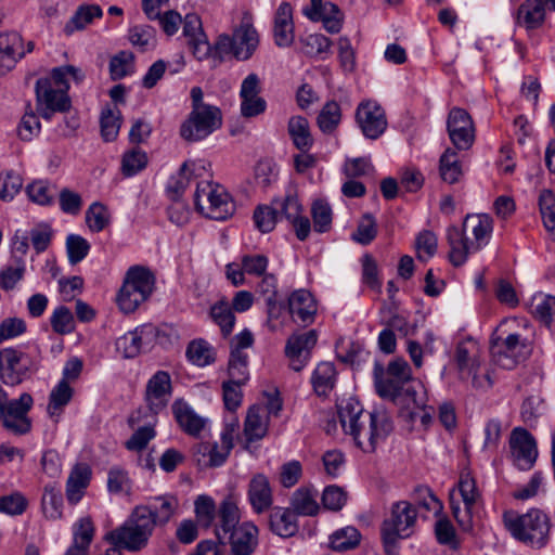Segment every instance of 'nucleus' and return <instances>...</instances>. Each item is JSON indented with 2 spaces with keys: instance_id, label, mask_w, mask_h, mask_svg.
<instances>
[{
  "instance_id": "1",
  "label": "nucleus",
  "mask_w": 555,
  "mask_h": 555,
  "mask_svg": "<svg viewBox=\"0 0 555 555\" xmlns=\"http://www.w3.org/2000/svg\"><path fill=\"white\" fill-rule=\"evenodd\" d=\"M338 416L345 434L352 437L364 452H374L392 431V421L384 411L364 413L360 401L350 396L337 402Z\"/></svg>"
},
{
  "instance_id": "2",
  "label": "nucleus",
  "mask_w": 555,
  "mask_h": 555,
  "mask_svg": "<svg viewBox=\"0 0 555 555\" xmlns=\"http://www.w3.org/2000/svg\"><path fill=\"white\" fill-rule=\"evenodd\" d=\"M376 393L398 408V415L409 430H426L434 410L427 405V391L423 384H375Z\"/></svg>"
},
{
  "instance_id": "3",
  "label": "nucleus",
  "mask_w": 555,
  "mask_h": 555,
  "mask_svg": "<svg viewBox=\"0 0 555 555\" xmlns=\"http://www.w3.org/2000/svg\"><path fill=\"white\" fill-rule=\"evenodd\" d=\"M492 230V218L486 214L466 216L462 230L454 225L449 227L447 240L451 263L455 267L465 263L470 253L478 251L489 242Z\"/></svg>"
},
{
  "instance_id": "4",
  "label": "nucleus",
  "mask_w": 555,
  "mask_h": 555,
  "mask_svg": "<svg viewBox=\"0 0 555 555\" xmlns=\"http://www.w3.org/2000/svg\"><path fill=\"white\" fill-rule=\"evenodd\" d=\"M503 522L514 539L533 550H541L548 542L551 520L541 509L531 508L521 515L505 512Z\"/></svg>"
},
{
  "instance_id": "5",
  "label": "nucleus",
  "mask_w": 555,
  "mask_h": 555,
  "mask_svg": "<svg viewBox=\"0 0 555 555\" xmlns=\"http://www.w3.org/2000/svg\"><path fill=\"white\" fill-rule=\"evenodd\" d=\"M155 286V276L150 269L142 266L130 267L117 295V304L125 313L134 312L146 301Z\"/></svg>"
},
{
  "instance_id": "6",
  "label": "nucleus",
  "mask_w": 555,
  "mask_h": 555,
  "mask_svg": "<svg viewBox=\"0 0 555 555\" xmlns=\"http://www.w3.org/2000/svg\"><path fill=\"white\" fill-rule=\"evenodd\" d=\"M150 512L143 507H137L131 518L121 527L106 534V540L116 546L130 552H137L146 546L153 532V521Z\"/></svg>"
},
{
  "instance_id": "7",
  "label": "nucleus",
  "mask_w": 555,
  "mask_h": 555,
  "mask_svg": "<svg viewBox=\"0 0 555 555\" xmlns=\"http://www.w3.org/2000/svg\"><path fill=\"white\" fill-rule=\"evenodd\" d=\"M194 204L199 214L214 220H225L235 211L230 194L222 185L212 181L197 183Z\"/></svg>"
},
{
  "instance_id": "8",
  "label": "nucleus",
  "mask_w": 555,
  "mask_h": 555,
  "mask_svg": "<svg viewBox=\"0 0 555 555\" xmlns=\"http://www.w3.org/2000/svg\"><path fill=\"white\" fill-rule=\"evenodd\" d=\"M222 125V113L217 106H199L192 109L180 128L181 137L189 142L201 141Z\"/></svg>"
},
{
  "instance_id": "9",
  "label": "nucleus",
  "mask_w": 555,
  "mask_h": 555,
  "mask_svg": "<svg viewBox=\"0 0 555 555\" xmlns=\"http://www.w3.org/2000/svg\"><path fill=\"white\" fill-rule=\"evenodd\" d=\"M490 353L494 365L503 370H513L529 356L530 348L520 335L509 334L505 338H493Z\"/></svg>"
},
{
  "instance_id": "10",
  "label": "nucleus",
  "mask_w": 555,
  "mask_h": 555,
  "mask_svg": "<svg viewBox=\"0 0 555 555\" xmlns=\"http://www.w3.org/2000/svg\"><path fill=\"white\" fill-rule=\"evenodd\" d=\"M416 517V508L410 502L400 501L392 505L391 517L383 525V539L387 548L395 544L398 538H408L412 534Z\"/></svg>"
},
{
  "instance_id": "11",
  "label": "nucleus",
  "mask_w": 555,
  "mask_h": 555,
  "mask_svg": "<svg viewBox=\"0 0 555 555\" xmlns=\"http://www.w3.org/2000/svg\"><path fill=\"white\" fill-rule=\"evenodd\" d=\"M35 90L36 109L42 118L50 120L53 114L65 113L70 108L68 93L55 89L48 78H39Z\"/></svg>"
},
{
  "instance_id": "12",
  "label": "nucleus",
  "mask_w": 555,
  "mask_h": 555,
  "mask_svg": "<svg viewBox=\"0 0 555 555\" xmlns=\"http://www.w3.org/2000/svg\"><path fill=\"white\" fill-rule=\"evenodd\" d=\"M462 501L464 503V511L451 498V508L454 518L464 531H470L473 528V515L476 505L480 502L481 494L476 487V481L470 473L463 472L460 476L457 483ZM452 496V494L450 495Z\"/></svg>"
},
{
  "instance_id": "13",
  "label": "nucleus",
  "mask_w": 555,
  "mask_h": 555,
  "mask_svg": "<svg viewBox=\"0 0 555 555\" xmlns=\"http://www.w3.org/2000/svg\"><path fill=\"white\" fill-rule=\"evenodd\" d=\"M157 336V327L152 324H143L120 336L116 341V349L124 358L131 359L150 351L154 347Z\"/></svg>"
},
{
  "instance_id": "14",
  "label": "nucleus",
  "mask_w": 555,
  "mask_h": 555,
  "mask_svg": "<svg viewBox=\"0 0 555 555\" xmlns=\"http://www.w3.org/2000/svg\"><path fill=\"white\" fill-rule=\"evenodd\" d=\"M509 451L513 463L521 470L530 469L538 457L534 437L522 427H515L509 436Z\"/></svg>"
},
{
  "instance_id": "15",
  "label": "nucleus",
  "mask_w": 555,
  "mask_h": 555,
  "mask_svg": "<svg viewBox=\"0 0 555 555\" xmlns=\"http://www.w3.org/2000/svg\"><path fill=\"white\" fill-rule=\"evenodd\" d=\"M447 130L449 138L459 151L470 149L475 141L474 122L469 114L460 107H453L448 116Z\"/></svg>"
},
{
  "instance_id": "16",
  "label": "nucleus",
  "mask_w": 555,
  "mask_h": 555,
  "mask_svg": "<svg viewBox=\"0 0 555 555\" xmlns=\"http://www.w3.org/2000/svg\"><path fill=\"white\" fill-rule=\"evenodd\" d=\"M356 120L367 139H377L387 128V119L382 106L374 101H365L358 105Z\"/></svg>"
},
{
  "instance_id": "17",
  "label": "nucleus",
  "mask_w": 555,
  "mask_h": 555,
  "mask_svg": "<svg viewBox=\"0 0 555 555\" xmlns=\"http://www.w3.org/2000/svg\"><path fill=\"white\" fill-rule=\"evenodd\" d=\"M238 429V422L228 424L223 429L220 443L218 442H202L197 446V453L202 454L207 460L204 464L210 467L222 465L228 459L232 448L236 430Z\"/></svg>"
},
{
  "instance_id": "18",
  "label": "nucleus",
  "mask_w": 555,
  "mask_h": 555,
  "mask_svg": "<svg viewBox=\"0 0 555 555\" xmlns=\"http://www.w3.org/2000/svg\"><path fill=\"white\" fill-rule=\"evenodd\" d=\"M36 369V364L24 352L13 348L0 351V378L16 379L21 382L28 377V372Z\"/></svg>"
},
{
  "instance_id": "19",
  "label": "nucleus",
  "mask_w": 555,
  "mask_h": 555,
  "mask_svg": "<svg viewBox=\"0 0 555 555\" xmlns=\"http://www.w3.org/2000/svg\"><path fill=\"white\" fill-rule=\"evenodd\" d=\"M317 340L318 334L314 330L293 334L287 339L285 353L289 360V365L294 371H300L306 365Z\"/></svg>"
},
{
  "instance_id": "20",
  "label": "nucleus",
  "mask_w": 555,
  "mask_h": 555,
  "mask_svg": "<svg viewBox=\"0 0 555 555\" xmlns=\"http://www.w3.org/2000/svg\"><path fill=\"white\" fill-rule=\"evenodd\" d=\"M33 405V398L28 393H23L16 400H9L4 409L3 417H0L2 425L15 434H25L30 429V422L27 412Z\"/></svg>"
},
{
  "instance_id": "21",
  "label": "nucleus",
  "mask_w": 555,
  "mask_h": 555,
  "mask_svg": "<svg viewBox=\"0 0 555 555\" xmlns=\"http://www.w3.org/2000/svg\"><path fill=\"white\" fill-rule=\"evenodd\" d=\"M310 2L309 7L304 8V15L312 22L321 21L324 28L331 34L339 33L343 25V14L338 7L322 0H310Z\"/></svg>"
},
{
  "instance_id": "22",
  "label": "nucleus",
  "mask_w": 555,
  "mask_h": 555,
  "mask_svg": "<svg viewBox=\"0 0 555 555\" xmlns=\"http://www.w3.org/2000/svg\"><path fill=\"white\" fill-rule=\"evenodd\" d=\"M233 36L237 47L235 57L241 61L250 59L259 44V35L253 25V17L249 13H244Z\"/></svg>"
},
{
  "instance_id": "23",
  "label": "nucleus",
  "mask_w": 555,
  "mask_h": 555,
  "mask_svg": "<svg viewBox=\"0 0 555 555\" xmlns=\"http://www.w3.org/2000/svg\"><path fill=\"white\" fill-rule=\"evenodd\" d=\"M183 36L197 60L203 61L210 55L212 48L202 29L201 18L196 14H186L183 21Z\"/></svg>"
},
{
  "instance_id": "24",
  "label": "nucleus",
  "mask_w": 555,
  "mask_h": 555,
  "mask_svg": "<svg viewBox=\"0 0 555 555\" xmlns=\"http://www.w3.org/2000/svg\"><path fill=\"white\" fill-rule=\"evenodd\" d=\"M230 544L229 555H251L258 545V528L250 521H244L227 535Z\"/></svg>"
},
{
  "instance_id": "25",
  "label": "nucleus",
  "mask_w": 555,
  "mask_h": 555,
  "mask_svg": "<svg viewBox=\"0 0 555 555\" xmlns=\"http://www.w3.org/2000/svg\"><path fill=\"white\" fill-rule=\"evenodd\" d=\"M278 215L284 216L294 229L298 240L305 241L310 233V221L301 215L302 208L296 196L288 195L279 204Z\"/></svg>"
},
{
  "instance_id": "26",
  "label": "nucleus",
  "mask_w": 555,
  "mask_h": 555,
  "mask_svg": "<svg viewBox=\"0 0 555 555\" xmlns=\"http://www.w3.org/2000/svg\"><path fill=\"white\" fill-rule=\"evenodd\" d=\"M248 500L253 509L261 514L270 508L273 502L269 479L263 474H256L248 485Z\"/></svg>"
},
{
  "instance_id": "27",
  "label": "nucleus",
  "mask_w": 555,
  "mask_h": 555,
  "mask_svg": "<svg viewBox=\"0 0 555 555\" xmlns=\"http://www.w3.org/2000/svg\"><path fill=\"white\" fill-rule=\"evenodd\" d=\"M23 54L22 38L17 33L0 34V75L11 70Z\"/></svg>"
},
{
  "instance_id": "28",
  "label": "nucleus",
  "mask_w": 555,
  "mask_h": 555,
  "mask_svg": "<svg viewBox=\"0 0 555 555\" xmlns=\"http://www.w3.org/2000/svg\"><path fill=\"white\" fill-rule=\"evenodd\" d=\"M172 412L181 429L190 436L198 437L206 426L207 420L195 413L183 400L175 401Z\"/></svg>"
},
{
  "instance_id": "29",
  "label": "nucleus",
  "mask_w": 555,
  "mask_h": 555,
  "mask_svg": "<svg viewBox=\"0 0 555 555\" xmlns=\"http://www.w3.org/2000/svg\"><path fill=\"white\" fill-rule=\"evenodd\" d=\"M91 475V468L86 463H78L72 468L66 482V498L70 504L81 500L90 483Z\"/></svg>"
},
{
  "instance_id": "30",
  "label": "nucleus",
  "mask_w": 555,
  "mask_h": 555,
  "mask_svg": "<svg viewBox=\"0 0 555 555\" xmlns=\"http://www.w3.org/2000/svg\"><path fill=\"white\" fill-rule=\"evenodd\" d=\"M288 309L296 322L305 324L313 321L317 306L310 292L306 289L295 291L288 299Z\"/></svg>"
},
{
  "instance_id": "31",
  "label": "nucleus",
  "mask_w": 555,
  "mask_h": 555,
  "mask_svg": "<svg viewBox=\"0 0 555 555\" xmlns=\"http://www.w3.org/2000/svg\"><path fill=\"white\" fill-rule=\"evenodd\" d=\"M93 535L92 520L89 517L80 518L73 526V543L64 555H88Z\"/></svg>"
},
{
  "instance_id": "32",
  "label": "nucleus",
  "mask_w": 555,
  "mask_h": 555,
  "mask_svg": "<svg viewBox=\"0 0 555 555\" xmlns=\"http://www.w3.org/2000/svg\"><path fill=\"white\" fill-rule=\"evenodd\" d=\"M218 525L216 533L219 539H225L228 533L238 527L240 509L237 502L233 496H227L218 508Z\"/></svg>"
},
{
  "instance_id": "33",
  "label": "nucleus",
  "mask_w": 555,
  "mask_h": 555,
  "mask_svg": "<svg viewBox=\"0 0 555 555\" xmlns=\"http://www.w3.org/2000/svg\"><path fill=\"white\" fill-rule=\"evenodd\" d=\"M455 362L460 372L461 379L476 380L480 376L478 374L479 364L477 362V348L474 344H459L455 351Z\"/></svg>"
},
{
  "instance_id": "34",
  "label": "nucleus",
  "mask_w": 555,
  "mask_h": 555,
  "mask_svg": "<svg viewBox=\"0 0 555 555\" xmlns=\"http://www.w3.org/2000/svg\"><path fill=\"white\" fill-rule=\"evenodd\" d=\"M269 428V416L262 413L259 404L251 405L244 422V436L248 442L262 439Z\"/></svg>"
},
{
  "instance_id": "35",
  "label": "nucleus",
  "mask_w": 555,
  "mask_h": 555,
  "mask_svg": "<svg viewBox=\"0 0 555 555\" xmlns=\"http://www.w3.org/2000/svg\"><path fill=\"white\" fill-rule=\"evenodd\" d=\"M269 522L271 530L282 538L293 537L298 530L296 515L288 508L274 507L270 514Z\"/></svg>"
},
{
  "instance_id": "36",
  "label": "nucleus",
  "mask_w": 555,
  "mask_h": 555,
  "mask_svg": "<svg viewBox=\"0 0 555 555\" xmlns=\"http://www.w3.org/2000/svg\"><path fill=\"white\" fill-rule=\"evenodd\" d=\"M545 18V10L538 0L525 1L517 11V23L527 29L540 27Z\"/></svg>"
},
{
  "instance_id": "37",
  "label": "nucleus",
  "mask_w": 555,
  "mask_h": 555,
  "mask_svg": "<svg viewBox=\"0 0 555 555\" xmlns=\"http://www.w3.org/2000/svg\"><path fill=\"white\" fill-rule=\"evenodd\" d=\"M288 133L294 145L300 151H308L313 144L309 121L302 116H294L289 119Z\"/></svg>"
},
{
  "instance_id": "38",
  "label": "nucleus",
  "mask_w": 555,
  "mask_h": 555,
  "mask_svg": "<svg viewBox=\"0 0 555 555\" xmlns=\"http://www.w3.org/2000/svg\"><path fill=\"white\" fill-rule=\"evenodd\" d=\"M103 14L102 9L96 4L80 5L64 27L66 35L82 30L96 17Z\"/></svg>"
},
{
  "instance_id": "39",
  "label": "nucleus",
  "mask_w": 555,
  "mask_h": 555,
  "mask_svg": "<svg viewBox=\"0 0 555 555\" xmlns=\"http://www.w3.org/2000/svg\"><path fill=\"white\" fill-rule=\"evenodd\" d=\"M291 506L295 515H317L319 512L317 492H312L310 489L304 487L297 489L292 495Z\"/></svg>"
},
{
  "instance_id": "40",
  "label": "nucleus",
  "mask_w": 555,
  "mask_h": 555,
  "mask_svg": "<svg viewBox=\"0 0 555 555\" xmlns=\"http://www.w3.org/2000/svg\"><path fill=\"white\" fill-rule=\"evenodd\" d=\"M74 395V390L69 384H57L50 392L49 403L47 406L48 415L55 422L63 413L64 408L69 403Z\"/></svg>"
},
{
  "instance_id": "41",
  "label": "nucleus",
  "mask_w": 555,
  "mask_h": 555,
  "mask_svg": "<svg viewBox=\"0 0 555 555\" xmlns=\"http://www.w3.org/2000/svg\"><path fill=\"white\" fill-rule=\"evenodd\" d=\"M171 393V384H147L145 400L153 420L156 418V414L167 405Z\"/></svg>"
},
{
  "instance_id": "42",
  "label": "nucleus",
  "mask_w": 555,
  "mask_h": 555,
  "mask_svg": "<svg viewBox=\"0 0 555 555\" xmlns=\"http://www.w3.org/2000/svg\"><path fill=\"white\" fill-rule=\"evenodd\" d=\"M210 317L212 321L220 327L224 337L232 333L235 324V315L232 311L231 305L221 299L210 308Z\"/></svg>"
},
{
  "instance_id": "43",
  "label": "nucleus",
  "mask_w": 555,
  "mask_h": 555,
  "mask_svg": "<svg viewBox=\"0 0 555 555\" xmlns=\"http://www.w3.org/2000/svg\"><path fill=\"white\" fill-rule=\"evenodd\" d=\"M440 176L444 182L456 183L462 176V166L457 153L453 149H447L440 157Z\"/></svg>"
},
{
  "instance_id": "44",
  "label": "nucleus",
  "mask_w": 555,
  "mask_h": 555,
  "mask_svg": "<svg viewBox=\"0 0 555 555\" xmlns=\"http://www.w3.org/2000/svg\"><path fill=\"white\" fill-rule=\"evenodd\" d=\"M41 505L43 514L49 519H59L62 516L63 496L55 487V485L49 483L43 489L41 499Z\"/></svg>"
},
{
  "instance_id": "45",
  "label": "nucleus",
  "mask_w": 555,
  "mask_h": 555,
  "mask_svg": "<svg viewBox=\"0 0 555 555\" xmlns=\"http://www.w3.org/2000/svg\"><path fill=\"white\" fill-rule=\"evenodd\" d=\"M177 501L173 498H157L149 506H142L150 512V518L153 521V528L156 525L166 524L172 516Z\"/></svg>"
},
{
  "instance_id": "46",
  "label": "nucleus",
  "mask_w": 555,
  "mask_h": 555,
  "mask_svg": "<svg viewBox=\"0 0 555 555\" xmlns=\"http://www.w3.org/2000/svg\"><path fill=\"white\" fill-rule=\"evenodd\" d=\"M529 309L537 319L548 325L555 313V297L538 293L532 297Z\"/></svg>"
},
{
  "instance_id": "47",
  "label": "nucleus",
  "mask_w": 555,
  "mask_h": 555,
  "mask_svg": "<svg viewBox=\"0 0 555 555\" xmlns=\"http://www.w3.org/2000/svg\"><path fill=\"white\" fill-rule=\"evenodd\" d=\"M68 77H72L76 82H80L85 78V74L78 67L65 65L53 68L51 77L48 79L55 89L64 90L67 93L69 89Z\"/></svg>"
},
{
  "instance_id": "48",
  "label": "nucleus",
  "mask_w": 555,
  "mask_h": 555,
  "mask_svg": "<svg viewBox=\"0 0 555 555\" xmlns=\"http://www.w3.org/2000/svg\"><path fill=\"white\" fill-rule=\"evenodd\" d=\"M341 109L337 102H327L318 115V126L324 133H332L339 125Z\"/></svg>"
},
{
  "instance_id": "49",
  "label": "nucleus",
  "mask_w": 555,
  "mask_h": 555,
  "mask_svg": "<svg viewBox=\"0 0 555 555\" xmlns=\"http://www.w3.org/2000/svg\"><path fill=\"white\" fill-rule=\"evenodd\" d=\"M361 534L354 527H345L331 535V545L335 551H348L359 545Z\"/></svg>"
},
{
  "instance_id": "50",
  "label": "nucleus",
  "mask_w": 555,
  "mask_h": 555,
  "mask_svg": "<svg viewBox=\"0 0 555 555\" xmlns=\"http://www.w3.org/2000/svg\"><path fill=\"white\" fill-rule=\"evenodd\" d=\"M188 359L197 366H205L212 362L214 352L209 344L203 339L193 340L186 349Z\"/></svg>"
},
{
  "instance_id": "51",
  "label": "nucleus",
  "mask_w": 555,
  "mask_h": 555,
  "mask_svg": "<svg viewBox=\"0 0 555 555\" xmlns=\"http://www.w3.org/2000/svg\"><path fill=\"white\" fill-rule=\"evenodd\" d=\"M156 418L140 426L133 435L126 441L125 446L130 451H141L155 437L154 426Z\"/></svg>"
},
{
  "instance_id": "52",
  "label": "nucleus",
  "mask_w": 555,
  "mask_h": 555,
  "mask_svg": "<svg viewBox=\"0 0 555 555\" xmlns=\"http://www.w3.org/2000/svg\"><path fill=\"white\" fill-rule=\"evenodd\" d=\"M194 505L197 522L205 528L211 526L217 513L214 500L208 495H199Z\"/></svg>"
},
{
  "instance_id": "53",
  "label": "nucleus",
  "mask_w": 555,
  "mask_h": 555,
  "mask_svg": "<svg viewBox=\"0 0 555 555\" xmlns=\"http://www.w3.org/2000/svg\"><path fill=\"white\" fill-rule=\"evenodd\" d=\"M313 228L317 232L323 233L330 230L332 225V209L331 206L322 201H315L311 208Z\"/></svg>"
},
{
  "instance_id": "54",
  "label": "nucleus",
  "mask_w": 555,
  "mask_h": 555,
  "mask_svg": "<svg viewBox=\"0 0 555 555\" xmlns=\"http://www.w3.org/2000/svg\"><path fill=\"white\" fill-rule=\"evenodd\" d=\"M86 222L92 232L102 231L109 223L107 208L99 203H93L86 212Z\"/></svg>"
},
{
  "instance_id": "55",
  "label": "nucleus",
  "mask_w": 555,
  "mask_h": 555,
  "mask_svg": "<svg viewBox=\"0 0 555 555\" xmlns=\"http://www.w3.org/2000/svg\"><path fill=\"white\" fill-rule=\"evenodd\" d=\"M415 502L418 508L427 513H433L435 516L439 515L443 508L440 500L427 487H417L415 489Z\"/></svg>"
},
{
  "instance_id": "56",
  "label": "nucleus",
  "mask_w": 555,
  "mask_h": 555,
  "mask_svg": "<svg viewBox=\"0 0 555 555\" xmlns=\"http://www.w3.org/2000/svg\"><path fill=\"white\" fill-rule=\"evenodd\" d=\"M228 373V382H245L248 378L247 354L238 350H232Z\"/></svg>"
},
{
  "instance_id": "57",
  "label": "nucleus",
  "mask_w": 555,
  "mask_h": 555,
  "mask_svg": "<svg viewBox=\"0 0 555 555\" xmlns=\"http://www.w3.org/2000/svg\"><path fill=\"white\" fill-rule=\"evenodd\" d=\"M438 246L437 236L428 230L422 231L415 241V248L417 250V258L420 260L426 261L431 258L436 251Z\"/></svg>"
},
{
  "instance_id": "58",
  "label": "nucleus",
  "mask_w": 555,
  "mask_h": 555,
  "mask_svg": "<svg viewBox=\"0 0 555 555\" xmlns=\"http://www.w3.org/2000/svg\"><path fill=\"white\" fill-rule=\"evenodd\" d=\"M133 56L130 52L121 51L112 57L109 73L113 80H118L132 72Z\"/></svg>"
},
{
  "instance_id": "59",
  "label": "nucleus",
  "mask_w": 555,
  "mask_h": 555,
  "mask_svg": "<svg viewBox=\"0 0 555 555\" xmlns=\"http://www.w3.org/2000/svg\"><path fill=\"white\" fill-rule=\"evenodd\" d=\"M66 249L69 262L75 264L88 255L90 245L82 236L70 234L66 238Z\"/></svg>"
},
{
  "instance_id": "60",
  "label": "nucleus",
  "mask_w": 555,
  "mask_h": 555,
  "mask_svg": "<svg viewBox=\"0 0 555 555\" xmlns=\"http://www.w3.org/2000/svg\"><path fill=\"white\" fill-rule=\"evenodd\" d=\"M23 179L20 175L9 171L0 175V198L9 202L20 192Z\"/></svg>"
},
{
  "instance_id": "61",
  "label": "nucleus",
  "mask_w": 555,
  "mask_h": 555,
  "mask_svg": "<svg viewBox=\"0 0 555 555\" xmlns=\"http://www.w3.org/2000/svg\"><path fill=\"white\" fill-rule=\"evenodd\" d=\"M26 193L29 199L38 205H48L52 202L54 192L48 182L38 180L28 184Z\"/></svg>"
},
{
  "instance_id": "62",
  "label": "nucleus",
  "mask_w": 555,
  "mask_h": 555,
  "mask_svg": "<svg viewBox=\"0 0 555 555\" xmlns=\"http://www.w3.org/2000/svg\"><path fill=\"white\" fill-rule=\"evenodd\" d=\"M304 52L309 56H319L326 53L332 41L322 34H310L302 40Z\"/></svg>"
},
{
  "instance_id": "63",
  "label": "nucleus",
  "mask_w": 555,
  "mask_h": 555,
  "mask_svg": "<svg viewBox=\"0 0 555 555\" xmlns=\"http://www.w3.org/2000/svg\"><path fill=\"white\" fill-rule=\"evenodd\" d=\"M147 164L146 154L140 150H131L122 157V172L125 176H133L145 168Z\"/></svg>"
},
{
  "instance_id": "64",
  "label": "nucleus",
  "mask_w": 555,
  "mask_h": 555,
  "mask_svg": "<svg viewBox=\"0 0 555 555\" xmlns=\"http://www.w3.org/2000/svg\"><path fill=\"white\" fill-rule=\"evenodd\" d=\"M246 274L261 276L267 272L269 259L261 254H246L241 258Z\"/></svg>"
}]
</instances>
